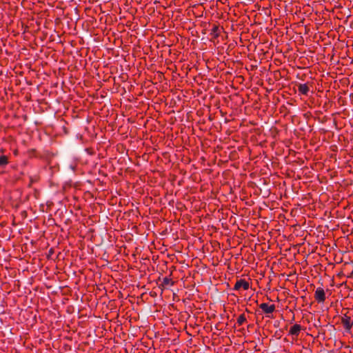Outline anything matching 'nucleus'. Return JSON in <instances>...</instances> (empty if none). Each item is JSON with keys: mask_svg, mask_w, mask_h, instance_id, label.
Masks as SVG:
<instances>
[{"mask_svg": "<svg viewBox=\"0 0 353 353\" xmlns=\"http://www.w3.org/2000/svg\"><path fill=\"white\" fill-rule=\"evenodd\" d=\"M314 299L318 303H323L325 299V292L323 288H317L314 292Z\"/></svg>", "mask_w": 353, "mask_h": 353, "instance_id": "nucleus-1", "label": "nucleus"}, {"mask_svg": "<svg viewBox=\"0 0 353 353\" xmlns=\"http://www.w3.org/2000/svg\"><path fill=\"white\" fill-rule=\"evenodd\" d=\"M341 323L345 329L347 331H350L353 325V321H352L351 317L347 314H345L341 318Z\"/></svg>", "mask_w": 353, "mask_h": 353, "instance_id": "nucleus-2", "label": "nucleus"}, {"mask_svg": "<svg viewBox=\"0 0 353 353\" xmlns=\"http://www.w3.org/2000/svg\"><path fill=\"white\" fill-rule=\"evenodd\" d=\"M241 288L245 290H248L250 288L249 283L244 279L238 280L234 285V290H239Z\"/></svg>", "mask_w": 353, "mask_h": 353, "instance_id": "nucleus-3", "label": "nucleus"}, {"mask_svg": "<svg viewBox=\"0 0 353 353\" xmlns=\"http://www.w3.org/2000/svg\"><path fill=\"white\" fill-rule=\"evenodd\" d=\"M259 307L265 314H272L275 310V305L274 304L268 305V303H263L259 305Z\"/></svg>", "mask_w": 353, "mask_h": 353, "instance_id": "nucleus-4", "label": "nucleus"}, {"mask_svg": "<svg viewBox=\"0 0 353 353\" xmlns=\"http://www.w3.org/2000/svg\"><path fill=\"white\" fill-rule=\"evenodd\" d=\"M302 327L299 324H295L292 326L289 330V334L294 336H299Z\"/></svg>", "mask_w": 353, "mask_h": 353, "instance_id": "nucleus-5", "label": "nucleus"}, {"mask_svg": "<svg viewBox=\"0 0 353 353\" xmlns=\"http://www.w3.org/2000/svg\"><path fill=\"white\" fill-rule=\"evenodd\" d=\"M309 90V86L307 83H300L298 85V91L302 94L307 95Z\"/></svg>", "mask_w": 353, "mask_h": 353, "instance_id": "nucleus-6", "label": "nucleus"}, {"mask_svg": "<svg viewBox=\"0 0 353 353\" xmlns=\"http://www.w3.org/2000/svg\"><path fill=\"white\" fill-rule=\"evenodd\" d=\"M220 32L221 30L219 27L216 25H214L211 31V34L212 35L214 39H216L219 37Z\"/></svg>", "mask_w": 353, "mask_h": 353, "instance_id": "nucleus-7", "label": "nucleus"}, {"mask_svg": "<svg viewBox=\"0 0 353 353\" xmlns=\"http://www.w3.org/2000/svg\"><path fill=\"white\" fill-rule=\"evenodd\" d=\"M174 283V282L171 279H169L168 277H165L163 280V282L161 283V285L163 287V288H165L166 286L168 285H173Z\"/></svg>", "mask_w": 353, "mask_h": 353, "instance_id": "nucleus-8", "label": "nucleus"}, {"mask_svg": "<svg viewBox=\"0 0 353 353\" xmlns=\"http://www.w3.org/2000/svg\"><path fill=\"white\" fill-rule=\"evenodd\" d=\"M247 319L244 314H241L237 319V324L238 325H242L245 322H246Z\"/></svg>", "mask_w": 353, "mask_h": 353, "instance_id": "nucleus-9", "label": "nucleus"}, {"mask_svg": "<svg viewBox=\"0 0 353 353\" xmlns=\"http://www.w3.org/2000/svg\"><path fill=\"white\" fill-rule=\"evenodd\" d=\"M8 163V159L6 156H0V166H5Z\"/></svg>", "mask_w": 353, "mask_h": 353, "instance_id": "nucleus-10", "label": "nucleus"}]
</instances>
